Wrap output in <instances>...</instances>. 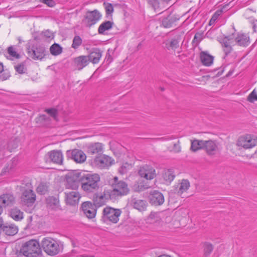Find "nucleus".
<instances>
[{
    "label": "nucleus",
    "instance_id": "obj_38",
    "mask_svg": "<svg viewBox=\"0 0 257 257\" xmlns=\"http://www.w3.org/2000/svg\"><path fill=\"white\" fill-rule=\"evenodd\" d=\"M213 249V246L212 244L209 242H205L203 245L204 255L205 257L209 256Z\"/></svg>",
    "mask_w": 257,
    "mask_h": 257
},
{
    "label": "nucleus",
    "instance_id": "obj_22",
    "mask_svg": "<svg viewBox=\"0 0 257 257\" xmlns=\"http://www.w3.org/2000/svg\"><path fill=\"white\" fill-rule=\"evenodd\" d=\"M200 58L202 64L206 66L212 65L214 60V57L210 55L206 51H202L200 52Z\"/></svg>",
    "mask_w": 257,
    "mask_h": 257
},
{
    "label": "nucleus",
    "instance_id": "obj_17",
    "mask_svg": "<svg viewBox=\"0 0 257 257\" xmlns=\"http://www.w3.org/2000/svg\"><path fill=\"white\" fill-rule=\"evenodd\" d=\"M83 213L88 218H93L96 213V207L90 202H85L81 205Z\"/></svg>",
    "mask_w": 257,
    "mask_h": 257
},
{
    "label": "nucleus",
    "instance_id": "obj_30",
    "mask_svg": "<svg viewBox=\"0 0 257 257\" xmlns=\"http://www.w3.org/2000/svg\"><path fill=\"white\" fill-rule=\"evenodd\" d=\"M10 216L15 220L19 221L22 220L23 217V212L17 207H14L9 211Z\"/></svg>",
    "mask_w": 257,
    "mask_h": 257
},
{
    "label": "nucleus",
    "instance_id": "obj_3",
    "mask_svg": "<svg viewBox=\"0 0 257 257\" xmlns=\"http://www.w3.org/2000/svg\"><path fill=\"white\" fill-rule=\"evenodd\" d=\"M109 190L114 200L126 195L129 192L127 184L123 181H118L116 177L114 178V183Z\"/></svg>",
    "mask_w": 257,
    "mask_h": 257
},
{
    "label": "nucleus",
    "instance_id": "obj_41",
    "mask_svg": "<svg viewBox=\"0 0 257 257\" xmlns=\"http://www.w3.org/2000/svg\"><path fill=\"white\" fill-rule=\"evenodd\" d=\"M82 43L81 38L78 36H75L73 40L72 48L74 49H77Z\"/></svg>",
    "mask_w": 257,
    "mask_h": 257
},
{
    "label": "nucleus",
    "instance_id": "obj_29",
    "mask_svg": "<svg viewBox=\"0 0 257 257\" xmlns=\"http://www.w3.org/2000/svg\"><path fill=\"white\" fill-rule=\"evenodd\" d=\"M15 202V197L11 194H5L0 196V203L4 206L13 205Z\"/></svg>",
    "mask_w": 257,
    "mask_h": 257
},
{
    "label": "nucleus",
    "instance_id": "obj_48",
    "mask_svg": "<svg viewBox=\"0 0 257 257\" xmlns=\"http://www.w3.org/2000/svg\"><path fill=\"white\" fill-rule=\"evenodd\" d=\"M148 2L154 9L159 7V0H148Z\"/></svg>",
    "mask_w": 257,
    "mask_h": 257
},
{
    "label": "nucleus",
    "instance_id": "obj_8",
    "mask_svg": "<svg viewBox=\"0 0 257 257\" xmlns=\"http://www.w3.org/2000/svg\"><path fill=\"white\" fill-rule=\"evenodd\" d=\"M237 145L245 149L252 148L257 145V137L250 135L240 137L238 139Z\"/></svg>",
    "mask_w": 257,
    "mask_h": 257
},
{
    "label": "nucleus",
    "instance_id": "obj_36",
    "mask_svg": "<svg viewBox=\"0 0 257 257\" xmlns=\"http://www.w3.org/2000/svg\"><path fill=\"white\" fill-rule=\"evenodd\" d=\"M51 54L54 56H57L62 53V48L60 45L54 43L50 48Z\"/></svg>",
    "mask_w": 257,
    "mask_h": 257
},
{
    "label": "nucleus",
    "instance_id": "obj_33",
    "mask_svg": "<svg viewBox=\"0 0 257 257\" xmlns=\"http://www.w3.org/2000/svg\"><path fill=\"white\" fill-rule=\"evenodd\" d=\"M163 178L166 183H170L175 178V175L173 170H165L163 175Z\"/></svg>",
    "mask_w": 257,
    "mask_h": 257
},
{
    "label": "nucleus",
    "instance_id": "obj_59",
    "mask_svg": "<svg viewBox=\"0 0 257 257\" xmlns=\"http://www.w3.org/2000/svg\"><path fill=\"white\" fill-rule=\"evenodd\" d=\"M82 257H93V256H88L87 255H82Z\"/></svg>",
    "mask_w": 257,
    "mask_h": 257
},
{
    "label": "nucleus",
    "instance_id": "obj_2",
    "mask_svg": "<svg viewBox=\"0 0 257 257\" xmlns=\"http://www.w3.org/2000/svg\"><path fill=\"white\" fill-rule=\"evenodd\" d=\"M20 251L26 257H38L41 250L39 242L32 239L23 244Z\"/></svg>",
    "mask_w": 257,
    "mask_h": 257
},
{
    "label": "nucleus",
    "instance_id": "obj_6",
    "mask_svg": "<svg viewBox=\"0 0 257 257\" xmlns=\"http://www.w3.org/2000/svg\"><path fill=\"white\" fill-rule=\"evenodd\" d=\"M43 250L50 255H55L58 253L59 245L57 241L51 237H45L41 242Z\"/></svg>",
    "mask_w": 257,
    "mask_h": 257
},
{
    "label": "nucleus",
    "instance_id": "obj_23",
    "mask_svg": "<svg viewBox=\"0 0 257 257\" xmlns=\"http://www.w3.org/2000/svg\"><path fill=\"white\" fill-rule=\"evenodd\" d=\"M74 62L77 69L80 70L89 64V58L87 56H80L74 59Z\"/></svg>",
    "mask_w": 257,
    "mask_h": 257
},
{
    "label": "nucleus",
    "instance_id": "obj_46",
    "mask_svg": "<svg viewBox=\"0 0 257 257\" xmlns=\"http://www.w3.org/2000/svg\"><path fill=\"white\" fill-rule=\"evenodd\" d=\"M46 111L55 119H56L57 115V110L55 108L47 109Z\"/></svg>",
    "mask_w": 257,
    "mask_h": 257
},
{
    "label": "nucleus",
    "instance_id": "obj_20",
    "mask_svg": "<svg viewBox=\"0 0 257 257\" xmlns=\"http://www.w3.org/2000/svg\"><path fill=\"white\" fill-rule=\"evenodd\" d=\"M204 149L209 155H214L218 151V144L213 141H205Z\"/></svg>",
    "mask_w": 257,
    "mask_h": 257
},
{
    "label": "nucleus",
    "instance_id": "obj_51",
    "mask_svg": "<svg viewBox=\"0 0 257 257\" xmlns=\"http://www.w3.org/2000/svg\"><path fill=\"white\" fill-rule=\"evenodd\" d=\"M172 151L175 153H179L181 151V147L179 145V141H178L177 143L174 144Z\"/></svg>",
    "mask_w": 257,
    "mask_h": 257
},
{
    "label": "nucleus",
    "instance_id": "obj_49",
    "mask_svg": "<svg viewBox=\"0 0 257 257\" xmlns=\"http://www.w3.org/2000/svg\"><path fill=\"white\" fill-rule=\"evenodd\" d=\"M94 205L96 207V206H98V207H100L102 205H103V204H104V201H101V200H99V199H97V196H95V197H94Z\"/></svg>",
    "mask_w": 257,
    "mask_h": 257
},
{
    "label": "nucleus",
    "instance_id": "obj_5",
    "mask_svg": "<svg viewBox=\"0 0 257 257\" xmlns=\"http://www.w3.org/2000/svg\"><path fill=\"white\" fill-rule=\"evenodd\" d=\"M121 213V211L119 209L106 207L103 210L102 220L107 224L116 223L119 220V217Z\"/></svg>",
    "mask_w": 257,
    "mask_h": 257
},
{
    "label": "nucleus",
    "instance_id": "obj_13",
    "mask_svg": "<svg viewBox=\"0 0 257 257\" xmlns=\"http://www.w3.org/2000/svg\"><path fill=\"white\" fill-rule=\"evenodd\" d=\"M218 41L221 44L225 56L230 53L232 51V46L234 45V35L220 38Z\"/></svg>",
    "mask_w": 257,
    "mask_h": 257
},
{
    "label": "nucleus",
    "instance_id": "obj_55",
    "mask_svg": "<svg viewBox=\"0 0 257 257\" xmlns=\"http://www.w3.org/2000/svg\"><path fill=\"white\" fill-rule=\"evenodd\" d=\"M106 58H107V61H109V63L111 62L112 59L110 56V55L109 53H107L106 54Z\"/></svg>",
    "mask_w": 257,
    "mask_h": 257
},
{
    "label": "nucleus",
    "instance_id": "obj_10",
    "mask_svg": "<svg viewBox=\"0 0 257 257\" xmlns=\"http://www.w3.org/2000/svg\"><path fill=\"white\" fill-rule=\"evenodd\" d=\"M81 176L80 173H74L66 176L65 186L66 188L77 190L80 184Z\"/></svg>",
    "mask_w": 257,
    "mask_h": 257
},
{
    "label": "nucleus",
    "instance_id": "obj_57",
    "mask_svg": "<svg viewBox=\"0 0 257 257\" xmlns=\"http://www.w3.org/2000/svg\"><path fill=\"white\" fill-rule=\"evenodd\" d=\"M2 211H3V209L1 207V206H0V215L1 214Z\"/></svg>",
    "mask_w": 257,
    "mask_h": 257
},
{
    "label": "nucleus",
    "instance_id": "obj_37",
    "mask_svg": "<svg viewBox=\"0 0 257 257\" xmlns=\"http://www.w3.org/2000/svg\"><path fill=\"white\" fill-rule=\"evenodd\" d=\"M190 187V183L187 180L183 179L179 184L178 193L180 194L186 192Z\"/></svg>",
    "mask_w": 257,
    "mask_h": 257
},
{
    "label": "nucleus",
    "instance_id": "obj_58",
    "mask_svg": "<svg viewBox=\"0 0 257 257\" xmlns=\"http://www.w3.org/2000/svg\"><path fill=\"white\" fill-rule=\"evenodd\" d=\"M29 219L30 221H31L32 220V216H30L29 218Z\"/></svg>",
    "mask_w": 257,
    "mask_h": 257
},
{
    "label": "nucleus",
    "instance_id": "obj_9",
    "mask_svg": "<svg viewBox=\"0 0 257 257\" xmlns=\"http://www.w3.org/2000/svg\"><path fill=\"white\" fill-rule=\"evenodd\" d=\"M114 160L108 156L102 155L95 157L92 165L100 169L106 168L114 163Z\"/></svg>",
    "mask_w": 257,
    "mask_h": 257
},
{
    "label": "nucleus",
    "instance_id": "obj_53",
    "mask_svg": "<svg viewBox=\"0 0 257 257\" xmlns=\"http://www.w3.org/2000/svg\"><path fill=\"white\" fill-rule=\"evenodd\" d=\"M41 2L50 7H52L55 4L54 0H42Z\"/></svg>",
    "mask_w": 257,
    "mask_h": 257
},
{
    "label": "nucleus",
    "instance_id": "obj_16",
    "mask_svg": "<svg viewBox=\"0 0 257 257\" xmlns=\"http://www.w3.org/2000/svg\"><path fill=\"white\" fill-rule=\"evenodd\" d=\"M148 198L150 203L155 206L161 205L164 202L163 195L157 190L151 191Z\"/></svg>",
    "mask_w": 257,
    "mask_h": 257
},
{
    "label": "nucleus",
    "instance_id": "obj_31",
    "mask_svg": "<svg viewBox=\"0 0 257 257\" xmlns=\"http://www.w3.org/2000/svg\"><path fill=\"white\" fill-rule=\"evenodd\" d=\"M113 25V22L110 21L103 22L98 28V33L99 34H104L105 31H108L112 28Z\"/></svg>",
    "mask_w": 257,
    "mask_h": 257
},
{
    "label": "nucleus",
    "instance_id": "obj_44",
    "mask_svg": "<svg viewBox=\"0 0 257 257\" xmlns=\"http://www.w3.org/2000/svg\"><path fill=\"white\" fill-rule=\"evenodd\" d=\"M247 101L253 103L255 101H257V93L255 90H253L251 93L248 96Z\"/></svg>",
    "mask_w": 257,
    "mask_h": 257
},
{
    "label": "nucleus",
    "instance_id": "obj_45",
    "mask_svg": "<svg viewBox=\"0 0 257 257\" xmlns=\"http://www.w3.org/2000/svg\"><path fill=\"white\" fill-rule=\"evenodd\" d=\"M221 11H217L214 15L212 16L211 19H210L209 21V25H211L213 24L216 20L217 19L218 16L221 14Z\"/></svg>",
    "mask_w": 257,
    "mask_h": 257
},
{
    "label": "nucleus",
    "instance_id": "obj_24",
    "mask_svg": "<svg viewBox=\"0 0 257 257\" xmlns=\"http://www.w3.org/2000/svg\"><path fill=\"white\" fill-rule=\"evenodd\" d=\"M249 37L243 34H238L236 36L234 35V44H236L239 46L245 47L249 43Z\"/></svg>",
    "mask_w": 257,
    "mask_h": 257
},
{
    "label": "nucleus",
    "instance_id": "obj_25",
    "mask_svg": "<svg viewBox=\"0 0 257 257\" xmlns=\"http://www.w3.org/2000/svg\"><path fill=\"white\" fill-rule=\"evenodd\" d=\"M103 145L100 143H95L89 145L87 152L90 154H101L103 152Z\"/></svg>",
    "mask_w": 257,
    "mask_h": 257
},
{
    "label": "nucleus",
    "instance_id": "obj_47",
    "mask_svg": "<svg viewBox=\"0 0 257 257\" xmlns=\"http://www.w3.org/2000/svg\"><path fill=\"white\" fill-rule=\"evenodd\" d=\"M105 11L107 15H110L113 12V7L112 4L108 3L105 7Z\"/></svg>",
    "mask_w": 257,
    "mask_h": 257
},
{
    "label": "nucleus",
    "instance_id": "obj_32",
    "mask_svg": "<svg viewBox=\"0 0 257 257\" xmlns=\"http://www.w3.org/2000/svg\"><path fill=\"white\" fill-rule=\"evenodd\" d=\"M204 142L203 140H194L191 141L190 150L196 152L199 150L204 149Z\"/></svg>",
    "mask_w": 257,
    "mask_h": 257
},
{
    "label": "nucleus",
    "instance_id": "obj_1",
    "mask_svg": "<svg viewBox=\"0 0 257 257\" xmlns=\"http://www.w3.org/2000/svg\"><path fill=\"white\" fill-rule=\"evenodd\" d=\"M100 181V176L97 174L83 175L80 179L81 188L86 193H93L98 189Z\"/></svg>",
    "mask_w": 257,
    "mask_h": 257
},
{
    "label": "nucleus",
    "instance_id": "obj_11",
    "mask_svg": "<svg viewBox=\"0 0 257 257\" xmlns=\"http://www.w3.org/2000/svg\"><path fill=\"white\" fill-rule=\"evenodd\" d=\"M101 17V14L96 10L88 11L86 13L82 22L86 27H90L95 24L100 19Z\"/></svg>",
    "mask_w": 257,
    "mask_h": 257
},
{
    "label": "nucleus",
    "instance_id": "obj_26",
    "mask_svg": "<svg viewBox=\"0 0 257 257\" xmlns=\"http://www.w3.org/2000/svg\"><path fill=\"white\" fill-rule=\"evenodd\" d=\"M87 57L89 58V62L97 64L102 57V51L97 48L94 49Z\"/></svg>",
    "mask_w": 257,
    "mask_h": 257
},
{
    "label": "nucleus",
    "instance_id": "obj_40",
    "mask_svg": "<svg viewBox=\"0 0 257 257\" xmlns=\"http://www.w3.org/2000/svg\"><path fill=\"white\" fill-rule=\"evenodd\" d=\"M7 51L10 56L16 59H19L20 57V54L16 51V48L14 46H11L8 47Z\"/></svg>",
    "mask_w": 257,
    "mask_h": 257
},
{
    "label": "nucleus",
    "instance_id": "obj_35",
    "mask_svg": "<svg viewBox=\"0 0 257 257\" xmlns=\"http://www.w3.org/2000/svg\"><path fill=\"white\" fill-rule=\"evenodd\" d=\"M49 187V183L47 182H41L37 187V192L41 195H44L48 192Z\"/></svg>",
    "mask_w": 257,
    "mask_h": 257
},
{
    "label": "nucleus",
    "instance_id": "obj_54",
    "mask_svg": "<svg viewBox=\"0 0 257 257\" xmlns=\"http://www.w3.org/2000/svg\"><path fill=\"white\" fill-rule=\"evenodd\" d=\"M162 24L164 26V27H166V28L170 27L171 26V24L168 23V19H165L163 20V21L162 22Z\"/></svg>",
    "mask_w": 257,
    "mask_h": 257
},
{
    "label": "nucleus",
    "instance_id": "obj_34",
    "mask_svg": "<svg viewBox=\"0 0 257 257\" xmlns=\"http://www.w3.org/2000/svg\"><path fill=\"white\" fill-rule=\"evenodd\" d=\"M97 199H100L101 201H104L105 203V201L108 199L114 200L113 197H112L111 195V193L110 192L109 189H105L103 194H97Z\"/></svg>",
    "mask_w": 257,
    "mask_h": 257
},
{
    "label": "nucleus",
    "instance_id": "obj_18",
    "mask_svg": "<svg viewBox=\"0 0 257 257\" xmlns=\"http://www.w3.org/2000/svg\"><path fill=\"white\" fill-rule=\"evenodd\" d=\"M66 203L71 205H74L78 203L81 197L80 193L77 191L65 192Z\"/></svg>",
    "mask_w": 257,
    "mask_h": 257
},
{
    "label": "nucleus",
    "instance_id": "obj_52",
    "mask_svg": "<svg viewBox=\"0 0 257 257\" xmlns=\"http://www.w3.org/2000/svg\"><path fill=\"white\" fill-rule=\"evenodd\" d=\"M42 35L43 36L47 38H51L53 37L52 33L49 30L43 32Z\"/></svg>",
    "mask_w": 257,
    "mask_h": 257
},
{
    "label": "nucleus",
    "instance_id": "obj_21",
    "mask_svg": "<svg viewBox=\"0 0 257 257\" xmlns=\"http://www.w3.org/2000/svg\"><path fill=\"white\" fill-rule=\"evenodd\" d=\"M180 38L179 37L173 38L171 39H167L165 40L163 44L164 47L167 50L175 51L179 47Z\"/></svg>",
    "mask_w": 257,
    "mask_h": 257
},
{
    "label": "nucleus",
    "instance_id": "obj_7",
    "mask_svg": "<svg viewBox=\"0 0 257 257\" xmlns=\"http://www.w3.org/2000/svg\"><path fill=\"white\" fill-rule=\"evenodd\" d=\"M46 48L41 45L33 46L27 48V53L34 60H42L45 56Z\"/></svg>",
    "mask_w": 257,
    "mask_h": 257
},
{
    "label": "nucleus",
    "instance_id": "obj_50",
    "mask_svg": "<svg viewBox=\"0 0 257 257\" xmlns=\"http://www.w3.org/2000/svg\"><path fill=\"white\" fill-rule=\"evenodd\" d=\"M48 204L52 203L54 205H57L58 203V200L54 197H50L47 200Z\"/></svg>",
    "mask_w": 257,
    "mask_h": 257
},
{
    "label": "nucleus",
    "instance_id": "obj_19",
    "mask_svg": "<svg viewBox=\"0 0 257 257\" xmlns=\"http://www.w3.org/2000/svg\"><path fill=\"white\" fill-rule=\"evenodd\" d=\"M162 212H151L146 219V222L149 224L160 225L162 222Z\"/></svg>",
    "mask_w": 257,
    "mask_h": 257
},
{
    "label": "nucleus",
    "instance_id": "obj_56",
    "mask_svg": "<svg viewBox=\"0 0 257 257\" xmlns=\"http://www.w3.org/2000/svg\"><path fill=\"white\" fill-rule=\"evenodd\" d=\"M4 70V66L2 62H0V73Z\"/></svg>",
    "mask_w": 257,
    "mask_h": 257
},
{
    "label": "nucleus",
    "instance_id": "obj_39",
    "mask_svg": "<svg viewBox=\"0 0 257 257\" xmlns=\"http://www.w3.org/2000/svg\"><path fill=\"white\" fill-rule=\"evenodd\" d=\"M16 71L19 74H24L27 71V68L26 66V62H23L18 65L15 66Z\"/></svg>",
    "mask_w": 257,
    "mask_h": 257
},
{
    "label": "nucleus",
    "instance_id": "obj_14",
    "mask_svg": "<svg viewBox=\"0 0 257 257\" xmlns=\"http://www.w3.org/2000/svg\"><path fill=\"white\" fill-rule=\"evenodd\" d=\"M139 174L141 177L146 180H152L156 176V171L152 166L145 165L140 167Z\"/></svg>",
    "mask_w": 257,
    "mask_h": 257
},
{
    "label": "nucleus",
    "instance_id": "obj_28",
    "mask_svg": "<svg viewBox=\"0 0 257 257\" xmlns=\"http://www.w3.org/2000/svg\"><path fill=\"white\" fill-rule=\"evenodd\" d=\"M2 230L7 235H14L18 231V227L13 224H6L3 225Z\"/></svg>",
    "mask_w": 257,
    "mask_h": 257
},
{
    "label": "nucleus",
    "instance_id": "obj_12",
    "mask_svg": "<svg viewBox=\"0 0 257 257\" xmlns=\"http://www.w3.org/2000/svg\"><path fill=\"white\" fill-rule=\"evenodd\" d=\"M46 163H53L58 165H61L63 163V156L60 151L53 150L48 152L44 157Z\"/></svg>",
    "mask_w": 257,
    "mask_h": 257
},
{
    "label": "nucleus",
    "instance_id": "obj_42",
    "mask_svg": "<svg viewBox=\"0 0 257 257\" xmlns=\"http://www.w3.org/2000/svg\"><path fill=\"white\" fill-rule=\"evenodd\" d=\"M203 39V33L198 32L196 33L192 41V43L197 46Z\"/></svg>",
    "mask_w": 257,
    "mask_h": 257
},
{
    "label": "nucleus",
    "instance_id": "obj_15",
    "mask_svg": "<svg viewBox=\"0 0 257 257\" xmlns=\"http://www.w3.org/2000/svg\"><path fill=\"white\" fill-rule=\"evenodd\" d=\"M67 156L69 158L73 160L76 163H83L86 159L85 153L81 150L75 149L72 151H68Z\"/></svg>",
    "mask_w": 257,
    "mask_h": 257
},
{
    "label": "nucleus",
    "instance_id": "obj_27",
    "mask_svg": "<svg viewBox=\"0 0 257 257\" xmlns=\"http://www.w3.org/2000/svg\"><path fill=\"white\" fill-rule=\"evenodd\" d=\"M131 202L134 207L140 211H144L147 208L148 203L144 200L134 198L132 199Z\"/></svg>",
    "mask_w": 257,
    "mask_h": 257
},
{
    "label": "nucleus",
    "instance_id": "obj_4",
    "mask_svg": "<svg viewBox=\"0 0 257 257\" xmlns=\"http://www.w3.org/2000/svg\"><path fill=\"white\" fill-rule=\"evenodd\" d=\"M22 194L21 197L22 203L28 207L32 206L36 199V196L33 190V186L31 183L28 182L22 186Z\"/></svg>",
    "mask_w": 257,
    "mask_h": 257
},
{
    "label": "nucleus",
    "instance_id": "obj_43",
    "mask_svg": "<svg viewBox=\"0 0 257 257\" xmlns=\"http://www.w3.org/2000/svg\"><path fill=\"white\" fill-rule=\"evenodd\" d=\"M132 168V165L128 163L123 164L119 168V172L121 174H124Z\"/></svg>",
    "mask_w": 257,
    "mask_h": 257
}]
</instances>
